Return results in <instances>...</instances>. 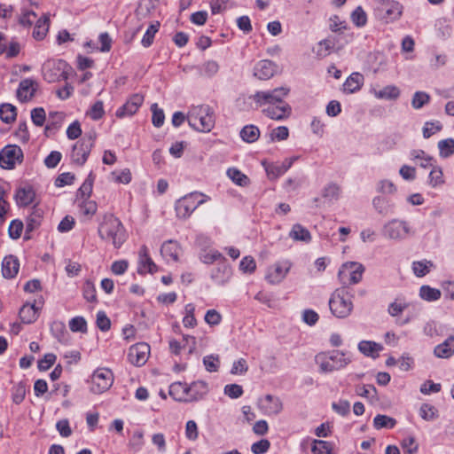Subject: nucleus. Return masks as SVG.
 <instances>
[{
    "label": "nucleus",
    "mask_w": 454,
    "mask_h": 454,
    "mask_svg": "<svg viewBox=\"0 0 454 454\" xmlns=\"http://www.w3.org/2000/svg\"><path fill=\"white\" fill-rule=\"evenodd\" d=\"M290 90L286 87H278L269 90H256L254 92L256 110L262 112L267 117L282 121L287 119L292 114V108L284 98L288 95Z\"/></svg>",
    "instance_id": "1"
},
{
    "label": "nucleus",
    "mask_w": 454,
    "mask_h": 454,
    "mask_svg": "<svg viewBox=\"0 0 454 454\" xmlns=\"http://www.w3.org/2000/svg\"><path fill=\"white\" fill-rule=\"evenodd\" d=\"M144 102V96L140 93L131 95L126 103L117 109L115 115L118 118H124L135 114Z\"/></svg>",
    "instance_id": "19"
},
{
    "label": "nucleus",
    "mask_w": 454,
    "mask_h": 454,
    "mask_svg": "<svg viewBox=\"0 0 454 454\" xmlns=\"http://www.w3.org/2000/svg\"><path fill=\"white\" fill-rule=\"evenodd\" d=\"M209 200L210 197L199 192H193L180 198L175 205L176 216L181 219L190 217L199 206Z\"/></svg>",
    "instance_id": "8"
},
{
    "label": "nucleus",
    "mask_w": 454,
    "mask_h": 454,
    "mask_svg": "<svg viewBox=\"0 0 454 454\" xmlns=\"http://www.w3.org/2000/svg\"><path fill=\"white\" fill-rule=\"evenodd\" d=\"M16 107L11 104L0 106V119L5 123H11L16 119Z\"/></svg>",
    "instance_id": "45"
},
{
    "label": "nucleus",
    "mask_w": 454,
    "mask_h": 454,
    "mask_svg": "<svg viewBox=\"0 0 454 454\" xmlns=\"http://www.w3.org/2000/svg\"><path fill=\"white\" fill-rule=\"evenodd\" d=\"M50 28V16L43 14V16L37 20L34 27L32 36L37 41L43 40L48 34Z\"/></svg>",
    "instance_id": "28"
},
{
    "label": "nucleus",
    "mask_w": 454,
    "mask_h": 454,
    "mask_svg": "<svg viewBox=\"0 0 454 454\" xmlns=\"http://www.w3.org/2000/svg\"><path fill=\"white\" fill-rule=\"evenodd\" d=\"M382 234L389 239L403 240L413 234V231L408 222L393 219L383 226Z\"/></svg>",
    "instance_id": "11"
},
{
    "label": "nucleus",
    "mask_w": 454,
    "mask_h": 454,
    "mask_svg": "<svg viewBox=\"0 0 454 454\" xmlns=\"http://www.w3.org/2000/svg\"><path fill=\"white\" fill-rule=\"evenodd\" d=\"M180 250L181 249L177 242L174 240H168L162 244L160 254L167 260L171 259L174 262H177Z\"/></svg>",
    "instance_id": "32"
},
{
    "label": "nucleus",
    "mask_w": 454,
    "mask_h": 454,
    "mask_svg": "<svg viewBox=\"0 0 454 454\" xmlns=\"http://www.w3.org/2000/svg\"><path fill=\"white\" fill-rule=\"evenodd\" d=\"M279 72V66L270 59H262L254 67V75L260 80H269Z\"/></svg>",
    "instance_id": "15"
},
{
    "label": "nucleus",
    "mask_w": 454,
    "mask_h": 454,
    "mask_svg": "<svg viewBox=\"0 0 454 454\" xmlns=\"http://www.w3.org/2000/svg\"><path fill=\"white\" fill-rule=\"evenodd\" d=\"M374 96L379 99L395 100L400 96V90L395 85H387L380 90H374Z\"/></svg>",
    "instance_id": "40"
},
{
    "label": "nucleus",
    "mask_w": 454,
    "mask_h": 454,
    "mask_svg": "<svg viewBox=\"0 0 454 454\" xmlns=\"http://www.w3.org/2000/svg\"><path fill=\"white\" fill-rule=\"evenodd\" d=\"M292 263L288 260L276 262L269 268L266 279L270 284H279L289 272Z\"/></svg>",
    "instance_id": "17"
},
{
    "label": "nucleus",
    "mask_w": 454,
    "mask_h": 454,
    "mask_svg": "<svg viewBox=\"0 0 454 454\" xmlns=\"http://www.w3.org/2000/svg\"><path fill=\"white\" fill-rule=\"evenodd\" d=\"M290 90L286 87H278L269 90H256L254 92L256 110L262 112L267 117L282 121L287 119L292 114V108L284 98L288 95Z\"/></svg>",
    "instance_id": "2"
},
{
    "label": "nucleus",
    "mask_w": 454,
    "mask_h": 454,
    "mask_svg": "<svg viewBox=\"0 0 454 454\" xmlns=\"http://www.w3.org/2000/svg\"><path fill=\"white\" fill-rule=\"evenodd\" d=\"M364 83V76L359 73L351 74L343 84V90L348 93H354L360 90Z\"/></svg>",
    "instance_id": "34"
},
{
    "label": "nucleus",
    "mask_w": 454,
    "mask_h": 454,
    "mask_svg": "<svg viewBox=\"0 0 454 454\" xmlns=\"http://www.w3.org/2000/svg\"><path fill=\"white\" fill-rule=\"evenodd\" d=\"M239 135L243 141L251 144L257 141L260 130L255 125H246L241 129Z\"/></svg>",
    "instance_id": "39"
},
{
    "label": "nucleus",
    "mask_w": 454,
    "mask_h": 454,
    "mask_svg": "<svg viewBox=\"0 0 454 454\" xmlns=\"http://www.w3.org/2000/svg\"><path fill=\"white\" fill-rule=\"evenodd\" d=\"M97 137V133L94 130H90L83 135L81 140H79L72 149L71 158L73 162L79 166H82L94 146V143Z\"/></svg>",
    "instance_id": "9"
},
{
    "label": "nucleus",
    "mask_w": 454,
    "mask_h": 454,
    "mask_svg": "<svg viewBox=\"0 0 454 454\" xmlns=\"http://www.w3.org/2000/svg\"><path fill=\"white\" fill-rule=\"evenodd\" d=\"M356 393L359 395L369 399L372 403L379 401L377 389L373 385L363 386L356 390Z\"/></svg>",
    "instance_id": "52"
},
{
    "label": "nucleus",
    "mask_w": 454,
    "mask_h": 454,
    "mask_svg": "<svg viewBox=\"0 0 454 454\" xmlns=\"http://www.w3.org/2000/svg\"><path fill=\"white\" fill-rule=\"evenodd\" d=\"M442 293L437 288L429 286H422L419 289V296L427 301H434L441 298Z\"/></svg>",
    "instance_id": "43"
},
{
    "label": "nucleus",
    "mask_w": 454,
    "mask_h": 454,
    "mask_svg": "<svg viewBox=\"0 0 454 454\" xmlns=\"http://www.w3.org/2000/svg\"><path fill=\"white\" fill-rule=\"evenodd\" d=\"M211 278L217 285H224L231 277V268L226 260L219 262L211 271Z\"/></svg>",
    "instance_id": "23"
},
{
    "label": "nucleus",
    "mask_w": 454,
    "mask_h": 454,
    "mask_svg": "<svg viewBox=\"0 0 454 454\" xmlns=\"http://www.w3.org/2000/svg\"><path fill=\"white\" fill-rule=\"evenodd\" d=\"M82 295L87 301L97 302L96 287L92 281L87 279L82 286Z\"/></svg>",
    "instance_id": "53"
},
{
    "label": "nucleus",
    "mask_w": 454,
    "mask_h": 454,
    "mask_svg": "<svg viewBox=\"0 0 454 454\" xmlns=\"http://www.w3.org/2000/svg\"><path fill=\"white\" fill-rule=\"evenodd\" d=\"M372 205L375 210L384 216L388 215L394 208V204L391 200L382 196L375 197L372 200Z\"/></svg>",
    "instance_id": "36"
},
{
    "label": "nucleus",
    "mask_w": 454,
    "mask_h": 454,
    "mask_svg": "<svg viewBox=\"0 0 454 454\" xmlns=\"http://www.w3.org/2000/svg\"><path fill=\"white\" fill-rule=\"evenodd\" d=\"M296 157L285 159L284 161L278 164H271L266 167V172L270 178L276 179L284 175L293 165Z\"/></svg>",
    "instance_id": "24"
},
{
    "label": "nucleus",
    "mask_w": 454,
    "mask_h": 454,
    "mask_svg": "<svg viewBox=\"0 0 454 454\" xmlns=\"http://www.w3.org/2000/svg\"><path fill=\"white\" fill-rule=\"evenodd\" d=\"M99 238L112 243L115 248H120L126 241V231L121 222L113 214L103 215L98 227Z\"/></svg>",
    "instance_id": "3"
},
{
    "label": "nucleus",
    "mask_w": 454,
    "mask_h": 454,
    "mask_svg": "<svg viewBox=\"0 0 454 454\" xmlns=\"http://www.w3.org/2000/svg\"><path fill=\"white\" fill-rule=\"evenodd\" d=\"M203 364L206 370L209 372H217L219 368V357L218 356H207L203 358Z\"/></svg>",
    "instance_id": "64"
},
{
    "label": "nucleus",
    "mask_w": 454,
    "mask_h": 454,
    "mask_svg": "<svg viewBox=\"0 0 454 454\" xmlns=\"http://www.w3.org/2000/svg\"><path fill=\"white\" fill-rule=\"evenodd\" d=\"M39 89V83L34 79H24L22 80L17 90V98L22 102L30 101L35 95V92Z\"/></svg>",
    "instance_id": "21"
},
{
    "label": "nucleus",
    "mask_w": 454,
    "mask_h": 454,
    "mask_svg": "<svg viewBox=\"0 0 454 454\" xmlns=\"http://www.w3.org/2000/svg\"><path fill=\"white\" fill-rule=\"evenodd\" d=\"M189 125L200 132H209L215 126L214 112L207 105L193 106L188 112Z\"/></svg>",
    "instance_id": "4"
},
{
    "label": "nucleus",
    "mask_w": 454,
    "mask_h": 454,
    "mask_svg": "<svg viewBox=\"0 0 454 454\" xmlns=\"http://www.w3.org/2000/svg\"><path fill=\"white\" fill-rule=\"evenodd\" d=\"M227 176L237 185L245 187L249 184V178L235 168H229L227 170Z\"/></svg>",
    "instance_id": "46"
},
{
    "label": "nucleus",
    "mask_w": 454,
    "mask_h": 454,
    "mask_svg": "<svg viewBox=\"0 0 454 454\" xmlns=\"http://www.w3.org/2000/svg\"><path fill=\"white\" fill-rule=\"evenodd\" d=\"M329 309L337 318H346L353 311L352 295L346 287L336 288L330 296Z\"/></svg>",
    "instance_id": "5"
},
{
    "label": "nucleus",
    "mask_w": 454,
    "mask_h": 454,
    "mask_svg": "<svg viewBox=\"0 0 454 454\" xmlns=\"http://www.w3.org/2000/svg\"><path fill=\"white\" fill-rule=\"evenodd\" d=\"M113 40L107 32L101 33L96 41L89 40L84 43L87 53L102 52L107 53L112 47Z\"/></svg>",
    "instance_id": "18"
},
{
    "label": "nucleus",
    "mask_w": 454,
    "mask_h": 454,
    "mask_svg": "<svg viewBox=\"0 0 454 454\" xmlns=\"http://www.w3.org/2000/svg\"><path fill=\"white\" fill-rule=\"evenodd\" d=\"M190 402H196L204 398L208 392L207 383L203 380L192 382L188 386Z\"/></svg>",
    "instance_id": "27"
},
{
    "label": "nucleus",
    "mask_w": 454,
    "mask_h": 454,
    "mask_svg": "<svg viewBox=\"0 0 454 454\" xmlns=\"http://www.w3.org/2000/svg\"><path fill=\"white\" fill-rule=\"evenodd\" d=\"M236 107L242 112H249L256 110V101L254 93L242 94L239 96L235 102Z\"/></svg>",
    "instance_id": "31"
},
{
    "label": "nucleus",
    "mask_w": 454,
    "mask_h": 454,
    "mask_svg": "<svg viewBox=\"0 0 454 454\" xmlns=\"http://www.w3.org/2000/svg\"><path fill=\"white\" fill-rule=\"evenodd\" d=\"M430 100V96L423 91H417L414 93L411 100L412 107L415 109H420Z\"/></svg>",
    "instance_id": "55"
},
{
    "label": "nucleus",
    "mask_w": 454,
    "mask_h": 454,
    "mask_svg": "<svg viewBox=\"0 0 454 454\" xmlns=\"http://www.w3.org/2000/svg\"><path fill=\"white\" fill-rule=\"evenodd\" d=\"M352 22L357 27H363L367 23V15L361 6H357L350 14Z\"/></svg>",
    "instance_id": "49"
},
{
    "label": "nucleus",
    "mask_w": 454,
    "mask_h": 454,
    "mask_svg": "<svg viewBox=\"0 0 454 454\" xmlns=\"http://www.w3.org/2000/svg\"><path fill=\"white\" fill-rule=\"evenodd\" d=\"M23 160V152L19 145H8L0 152V166L4 169H12Z\"/></svg>",
    "instance_id": "14"
},
{
    "label": "nucleus",
    "mask_w": 454,
    "mask_h": 454,
    "mask_svg": "<svg viewBox=\"0 0 454 454\" xmlns=\"http://www.w3.org/2000/svg\"><path fill=\"white\" fill-rule=\"evenodd\" d=\"M46 114L43 107H36L31 111V120L37 127L43 126L45 122Z\"/></svg>",
    "instance_id": "59"
},
{
    "label": "nucleus",
    "mask_w": 454,
    "mask_h": 454,
    "mask_svg": "<svg viewBox=\"0 0 454 454\" xmlns=\"http://www.w3.org/2000/svg\"><path fill=\"white\" fill-rule=\"evenodd\" d=\"M114 383V374L106 368L97 369L91 376L90 391L94 394H101L108 390Z\"/></svg>",
    "instance_id": "13"
},
{
    "label": "nucleus",
    "mask_w": 454,
    "mask_h": 454,
    "mask_svg": "<svg viewBox=\"0 0 454 454\" xmlns=\"http://www.w3.org/2000/svg\"><path fill=\"white\" fill-rule=\"evenodd\" d=\"M364 267L356 262H348L341 265L338 272V278L342 285L341 287H348L356 285L362 280Z\"/></svg>",
    "instance_id": "10"
},
{
    "label": "nucleus",
    "mask_w": 454,
    "mask_h": 454,
    "mask_svg": "<svg viewBox=\"0 0 454 454\" xmlns=\"http://www.w3.org/2000/svg\"><path fill=\"white\" fill-rule=\"evenodd\" d=\"M419 416L426 421H432L438 417V411L429 403H422L419 408Z\"/></svg>",
    "instance_id": "48"
},
{
    "label": "nucleus",
    "mask_w": 454,
    "mask_h": 454,
    "mask_svg": "<svg viewBox=\"0 0 454 454\" xmlns=\"http://www.w3.org/2000/svg\"><path fill=\"white\" fill-rule=\"evenodd\" d=\"M158 270L157 265L153 262L149 256L148 248L146 246H142L138 254V270L139 274L146 272L154 273Z\"/></svg>",
    "instance_id": "22"
},
{
    "label": "nucleus",
    "mask_w": 454,
    "mask_h": 454,
    "mask_svg": "<svg viewBox=\"0 0 454 454\" xmlns=\"http://www.w3.org/2000/svg\"><path fill=\"white\" fill-rule=\"evenodd\" d=\"M69 328L72 332L86 333L87 323L82 317H75L69 321Z\"/></svg>",
    "instance_id": "57"
},
{
    "label": "nucleus",
    "mask_w": 454,
    "mask_h": 454,
    "mask_svg": "<svg viewBox=\"0 0 454 454\" xmlns=\"http://www.w3.org/2000/svg\"><path fill=\"white\" fill-rule=\"evenodd\" d=\"M403 6L395 0H381L375 10L380 19L386 22L398 20L403 15Z\"/></svg>",
    "instance_id": "12"
},
{
    "label": "nucleus",
    "mask_w": 454,
    "mask_h": 454,
    "mask_svg": "<svg viewBox=\"0 0 454 454\" xmlns=\"http://www.w3.org/2000/svg\"><path fill=\"white\" fill-rule=\"evenodd\" d=\"M358 349L364 356H372L373 358L379 356V353L383 349L381 344L371 340H362L358 343Z\"/></svg>",
    "instance_id": "33"
},
{
    "label": "nucleus",
    "mask_w": 454,
    "mask_h": 454,
    "mask_svg": "<svg viewBox=\"0 0 454 454\" xmlns=\"http://www.w3.org/2000/svg\"><path fill=\"white\" fill-rule=\"evenodd\" d=\"M93 182L94 176L92 172H90L78 190V192L81 194L82 197L88 199L90 196L92 192Z\"/></svg>",
    "instance_id": "58"
},
{
    "label": "nucleus",
    "mask_w": 454,
    "mask_h": 454,
    "mask_svg": "<svg viewBox=\"0 0 454 454\" xmlns=\"http://www.w3.org/2000/svg\"><path fill=\"white\" fill-rule=\"evenodd\" d=\"M315 361L319 365L321 373H328L344 368L351 362V359L346 357L345 353L333 350L329 353L317 354Z\"/></svg>",
    "instance_id": "6"
},
{
    "label": "nucleus",
    "mask_w": 454,
    "mask_h": 454,
    "mask_svg": "<svg viewBox=\"0 0 454 454\" xmlns=\"http://www.w3.org/2000/svg\"><path fill=\"white\" fill-rule=\"evenodd\" d=\"M311 451L313 454H332L331 444L323 440H314Z\"/></svg>",
    "instance_id": "54"
},
{
    "label": "nucleus",
    "mask_w": 454,
    "mask_h": 454,
    "mask_svg": "<svg viewBox=\"0 0 454 454\" xmlns=\"http://www.w3.org/2000/svg\"><path fill=\"white\" fill-rule=\"evenodd\" d=\"M289 237L294 241H303L305 243H309L311 240V234L309 230L300 223L293 225Z\"/></svg>",
    "instance_id": "35"
},
{
    "label": "nucleus",
    "mask_w": 454,
    "mask_h": 454,
    "mask_svg": "<svg viewBox=\"0 0 454 454\" xmlns=\"http://www.w3.org/2000/svg\"><path fill=\"white\" fill-rule=\"evenodd\" d=\"M149 355L150 346L147 343L139 342L129 348L128 359L132 364L142 366L147 362Z\"/></svg>",
    "instance_id": "16"
},
{
    "label": "nucleus",
    "mask_w": 454,
    "mask_h": 454,
    "mask_svg": "<svg viewBox=\"0 0 454 454\" xmlns=\"http://www.w3.org/2000/svg\"><path fill=\"white\" fill-rule=\"evenodd\" d=\"M340 195V187L335 183H330L322 190V196L329 202L338 200Z\"/></svg>",
    "instance_id": "41"
},
{
    "label": "nucleus",
    "mask_w": 454,
    "mask_h": 454,
    "mask_svg": "<svg viewBox=\"0 0 454 454\" xmlns=\"http://www.w3.org/2000/svg\"><path fill=\"white\" fill-rule=\"evenodd\" d=\"M396 425V420L387 415L378 414L373 419V427L376 429L388 428L391 429Z\"/></svg>",
    "instance_id": "44"
},
{
    "label": "nucleus",
    "mask_w": 454,
    "mask_h": 454,
    "mask_svg": "<svg viewBox=\"0 0 454 454\" xmlns=\"http://www.w3.org/2000/svg\"><path fill=\"white\" fill-rule=\"evenodd\" d=\"M15 197L19 206L27 207L33 203L35 192L32 186L27 185L18 189Z\"/></svg>",
    "instance_id": "29"
},
{
    "label": "nucleus",
    "mask_w": 454,
    "mask_h": 454,
    "mask_svg": "<svg viewBox=\"0 0 454 454\" xmlns=\"http://www.w3.org/2000/svg\"><path fill=\"white\" fill-rule=\"evenodd\" d=\"M20 269V262L16 256L7 255L2 262V273L5 278H14Z\"/></svg>",
    "instance_id": "25"
},
{
    "label": "nucleus",
    "mask_w": 454,
    "mask_h": 454,
    "mask_svg": "<svg viewBox=\"0 0 454 454\" xmlns=\"http://www.w3.org/2000/svg\"><path fill=\"white\" fill-rule=\"evenodd\" d=\"M159 29V24H152L149 26L147 30L145 31L143 38H142V44L145 47H148L153 43V38L155 34L158 32Z\"/></svg>",
    "instance_id": "61"
},
{
    "label": "nucleus",
    "mask_w": 454,
    "mask_h": 454,
    "mask_svg": "<svg viewBox=\"0 0 454 454\" xmlns=\"http://www.w3.org/2000/svg\"><path fill=\"white\" fill-rule=\"evenodd\" d=\"M12 398L14 403L20 404L23 402L26 396L27 387L23 381H20L13 386L12 390Z\"/></svg>",
    "instance_id": "51"
},
{
    "label": "nucleus",
    "mask_w": 454,
    "mask_h": 454,
    "mask_svg": "<svg viewBox=\"0 0 454 454\" xmlns=\"http://www.w3.org/2000/svg\"><path fill=\"white\" fill-rule=\"evenodd\" d=\"M434 264L431 261L422 260L412 262V270L417 277H424L428 274Z\"/></svg>",
    "instance_id": "42"
},
{
    "label": "nucleus",
    "mask_w": 454,
    "mask_h": 454,
    "mask_svg": "<svg viewBox=\"0 0 454 454\" xmlns=\"http://www.w3.org/2000/svg\"><path fill=\"white\" fill-rule=\"evenodd\" d=\"M410 155L411 159L417 160L418 164L423 168H428L433 166L434 158L427 154L423 150H412Z\"/></svg>",
    "instance_id": "38"
},
{
    "label": "nucleus",
    "mask_w": 454,
    "mask_h": 454,
    "mask_svg": "<svg viewBox=\"0 0 454 454\" xmlns=\"http://www.w3.org/2000/svg\"><path fill=\"white\" fill-rule=\"evenodd\" d=\"M169 395L176 401L191 403L188 386L182 382H174L169 386Z\"/></svg>",
    "instance_id": "26"
},
{
    "label": "nucleus",
    "mask_w": 454,
    "mask_h": 454,
    "mask_svg": "<svg viewBox=\"0 0 454 454\" xmlns=\"http://www.w3.org/2000/svg\"><path fill=\"white\" fill-rule=\"evenodd\" d=\"M111 175L116 183L127 184L131 181V173L129 168H124L121 171H114Z\"/></svg>",
    "instance_id": "63"
},
{
    "label": "nucleus",
    "mask_w": 454,
    "mask_h": 454,
    "mask_svg": "<svg viewBox=\"0 0 454 454\" xmlns=\"http://www.w3.org/2000/svg\"><path fill=\"white\" fill-rule=\"evenodd\" d=\"M434 354L440 358L450 357L454 354V336L448 337L442 343L437 345Z\"/></svg>",
    "instance_id": "30"
},
{
    "label": "nucleus",
    "mask_w": 454,
    "mask_h": 454,
    "mask_svg": "<svg viewBox=\"0 0 454 454\" xmlns=\"http://www.w3.org/2000/svg\"><path fill=\"white\" fill-rule=\"evenodd\" d=\"M257 404L262 413L267 416L277 415L283 409L281 400L270 394L266 395L263 398H260Z\"/></svg>",
    "instance_id": "20"
},
{
    "label": "nucleus",
    "mask_w": 454,
    "mask_h": 454,
    "mask_svg": "<svg viewBox=\"0 0 454 454\" xmlns=\"http://www.w3.org/2000/svg\"><path fill=\"white\" fill-rule=\"evenodd\" d=\"M151 111L153 113L152 122L153 126H155L156 128L161 127L165 120L163 110L159 108L158 105L154 103L151 106Z\"/></svg>",
    "instance_id": "56"
},
{
    "label": "nucleus",
    "mask_w": 454,
    "mask_h": 454,
    "mask_svg": "<svg viewBox=\"0 0 454 454\" xmlns=\"http://www.w3.org/2000/svg\"><path fill=\"white\" fill-rule=\"evenodd\" d=\"M440 121H427L423 127V137L429 138L431 136L442 129Z\"/></svg>",
    "instance_id": "60"
},
{
    "label": "nucleus",
    "mask_w": 454,
    "mask_h": 454,
    "mask_svg": "<svg viewBox=\"0 0 454 454\" xmlns=\"http://www.w3.org/2000/svg\"><path fill=\"white\" fill-rule=\"evenodd\" d=\"M43 74L48 82L66 81L73 74V68L62 59H49L43 66Z\"/></svg>",
    "instance_id": "7"
},
{
    "label": "nucleus",
    "mask_w": 454,
    "mask_h": 454,
    "mask_svg": "<svg viewBox=\"0 0 454 454\" xmlns=\"http://www.w3.org/2000/svg\"><path fill=\"white\" fill-rule=\"evenodd\" d=\"M20 317L24 324H31L38 317L37 309L34 304H25L20 309Z\"/></svg>",
    "instance_id": "37"
},
{
    "label": "nucleus",
    "mask_w": 454,
    "mask_h": 454,
    "mask_svg": "<svg viewBox=\"0 0 454 454\" xmlns=\"http://www.w3.org/2000/svg\"><path fill=\"white\" fill-rule=\"evenodd\" d=\"M23 228L24 225L21 221L12 220L8 229L9 236L13 239H19L21 235Z\"/></svg>",
    "instance_id": "62"
},
{
    "label": "nucleus",
    "mask_w": 454,
    "mask_h": 454,
    "mask_svg": "<svg viewBox=\"0 0 454 454\" xmlns=\"http://www.w3.org/2000/svg\"><path fill=\"white\" fill-rule=\"evenodd\" d=\"M439 154L442 158H449L454 154V139L446 138L438 142Z\"/></svg>",
    "instance_id": "47"
},
{
    "label": "nucleus",
    "mask_w": 454,
    "mask_h": 454,
    "mask_svg": "<svg viewBox=\"0 0 454 454\" xmlns=\"http://www.w3.org/2000/svg\"><path fill=\"white\" fill-rule=\"evenodd\" d=\"M431 168H432L429 173V184L432 187L442 184L444 183V179L442 168L434 164Z\"/></svg>",
    "instance_id": "50"
}]
</instances>
